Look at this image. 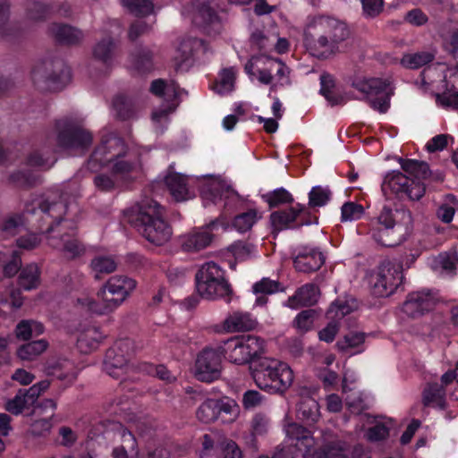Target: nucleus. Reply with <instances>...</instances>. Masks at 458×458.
Masks as SVG:
<instances>
[{
	"label": "nucleus",
	"instance_id": "1",
	"mask_svg": "<svg viewBox=\"0 0 458 458\" xmlns=\"http://www.w3.org/2000/svg\"><path fill=\"white\" fill-rule=\"evenodd\" d=\"M349 35V29L344 22L319 15L309 20L303 32V42L311 55L327 59L340 52V45Z\"/></svg>",
	"mask_w": 458,
	"mask_h": 458
},
{
	"label": "nucleus",
	"instance_id": "2",
	"mask_svg": "<svg viewBox=\"0 0 458 458\" xmlns=\"http://www.w3.org/2000/svg\"><path fill=\"white\" fill-rule=\"evenodd\" d=\"M138 151L129 148L123 139L111 135L102 140L87 163V167L93 173H98L103 167L112 165L113 175L125 176L140 165Z\"/></svg>",
	"mask_w": 458,
	"mask_h": 458
},
{
	"label": "nucleus",
	"instance_id": "3",
	"mask_svg": "<svg viewBox=\"0 0 458 458\" xmlns=\"http://www.w3.org/2000/svg\"><path fill=\"white\" fill-rule=\"evenodd\" d=\"M198 293L206 299L225 298L231 301L233 290L224 276L220 267L213 261L208 262L198 270L195 276Z\"/></svg>",
	"mask_w": 458,
	"mask_h": 458
},
{
	"label": "nucleus",
	"instance_id": "4",
	"mask_svg": "<svg viewBox=\"0 0 458 458\" xmlns=\"http://www.w3.org/2000/svg\"><path fill=\"white\" fill-rule=\"evenodd\" d=\"M71 79V70L62 59H47L32 71V80L42 90H60Z\"/></svg>",
	"mask_w": 458,
	"mask_h": 458
},
{
	"label": "nucleus",
	"instance_id": "5",
	"mask_svg": "<svg viewBox=\"0 0 458 458\" xmlns=\"http://www.w3.org/2000/svg\"><path fill=\"white\" fill-rule=\"evenodd\" d=\"M352 87L363 95L369 106L380 113H386L390 106V81L379 78H356Z\"/></svg>",
	"mask_w": 458,
	"mask_h": 458
},
{
	"label": "nucleus",
	"instance_id": "6",
	"mask_svg": "<svg viewBox=\"0 0 458 458\" xmlns=\"http://www.w3.org/2000/svg\"><path fill=\"white\" fill-rule=\"evenodd\" d=\"M56 144L61 149H86L92 143V135L76 121L64 118L56 121Z\"/></svg>",
	"mask_w": 458,
	"mask_h": 458
},
{
	"label": "nucleus",
	"instance_id": "7",
	"mask_svg": "<svg viewBox=\"0 0 458 458\" xmlns=\"http://www.w3.org/2000/svg\"><path fill=\"white\" fill-rule=\"evenodd\" d=\"M403 267L389 259L383 260L372 282V294L377 298L388 297L403 284Z\"/></svg>",
	"mask_w": 458,
	"mask_h": 458
},
{
	"label": "nucleus",
	"instance_id": "8",
	"mask_svg": "<svg viewBox=\"0 0 458 458\" xmlns=\"http://www.w3.org/2000/svg\"><path fill=\"white\" fill-rule=\"evenodd\" d=\"M136 287V281L126 276H114L98 291V296L105 302V308L113 310L128 297Z\"/></svg>",
	"mask_w": 458,
	"mask_h": 458
},
{
	"label": "nucleus",
	"instance_id": "9",
	"mask_svg": "<svg viewBox=\"0 0 458 458\" xmlns=\"http://www.w3.org/2000/svg\"><path fill=\"white\" fill-rule=\"evenodd\" d=\"M156 216L150 215L143 208L135 204L134 206L123 211L122 224L123 226L138 227H153L154 229H166L170 225L162 217L161 209L163 208L155 202Z\"/></svg>",
	"mask_w": 458,
	"mask_h": 458
},
{
	"label": "nucleus",
	"instance_id": "10",
	"mask_svg": "<svg viewBox=\"0 0 458 458\" xmlns=\"http://www.w3.org/2000/svg\"><path fill=\"white\" fill-rule=\"evenodd\" d=\"M270 222L274 229H282L296 222L298 226H309L318 224V217L311 215L308 208L297 203L293 207L272 212Z\"/></svg>",
	"mask_w": 458,
	"mask_h": 458
},
{
	"label": "nucleus",
	"instance_id": "11",
	"mask_svg": "<svg viewBox=\"0 0 458 458\" xmlns=\"http://www.w3.org/2000/svg\"><path fill=\"white\" fill-rule=\"evenodd\" d=\"M382 189L383 191L389 189L396 194L404 193L411 200H419L426 191L423 182H415V180L399 171H392L386 175Z\"/></svg>",
	"mask_w": 458,
	"mask_h": 458
},
{
	"label": "nucleus",
	"instance_id": "12",
	"mask_svg": "<svg viewBox=\"0 0 458 458\" xmlns=\"http://www.w3.org/2000/svg\"><path fill=\"white\" fill-rule=\"evenodd\" d=\"M196 377L202 382H212L221 377L222 357L216 348H204L197 357Z\"/></svg>",
	"mask_w": 458,
	"mask_h": 458
},
{
	"label": "nucleus",
	"instance_id": "13",
	"mask_svg": "<svg viewBox=\"0 0 458 458\" xmlns=\"http://www.w3.org/2000/svg\"><path fill=\"white\" fill-rule=\"evenodd\" d=\"M437 300L430 292H413L408 294L402 310L411 318H418L431 311Z\"/></svg>",
	"mask_w": 458,
	"mask_h": 458
},
{
	"label": "nucleus",
	"instance_id": "14",
	"mask_svg": "<svg viewBox=\"0 0 458 458\" xmlns=\"http://www.w3.org/2000/svg\"><path fill=\"white\" fill-rule=\"evenodd\" d=\"M293 382V372L285 363L281 367L276 366L272 373L267 376L265 384H256L260 389L273 394H284Z\"/></svg>",
	"mask_w": 458,
	"mask_h": 458
},
{
	"label": "nucleus",
	"instance_id": "15",
	"mask_svg": "<svg viewBox=\"0 0 458 458\" xmlns=\"http://www.w3.org/2000/svg\"><path fill=\"white\" fill-rule=\"evenodd\" d=\"M38 208L43 215L42 219L47 225V229H54L64 219L68 206L63 197H60L58 201L47 198L38 203Z\"/></svg>",
	"mask_w": 458,
	"mask_h": 458
},
{
	"label": "nucleus",
	"instance_id": "16",
	"mask_svg": "<svg viewBox=\"0 0 458 458\" xmlns=\"http://www.w3.org/2000/svg\"><path fill=\"white\" fill-rule=\"evenodd\" d=\"M47 32L56 42L66 46L79 45L84 38L82 30L64 23L50 24Z\"/></svg>",
	"mask_w": 458,
	"mask_h": 458
},
{
	"label": "nucleus",
	"instance_id": "17",
	"mask_svg": "<svg viewBox=\"0 0 458 458\" xmlns=\"http://www.w3.org/2000/svg\"><path fill=\"white\" fill-rule=\"evenodd\" d=\"M217 349L221 357H227L232 363L239 365L249 363V356L245 352L244 344L240 335L224 341L222 345L217 346Z\"/></svg>",
	"mask_w": 458,
	"mask_h": 458
},
{
	"label": "nucleus",
	"instance_id": "18",
	"mask_svg": "<svg viewBox=\"0 0 458 458\" xmlns=\"http://www.w3.org/2000/svg\"><path fill=\"white\" fill-rule=\"evenodd\" d=\"M377 219L386 229H393L395 225L406 228L412 225L411 213L406 209H396L393 212L391 208L384 207Z\"/></svg>",
	"mask_w": 458,
	"mask_h": 458
},
{
	"label": "nucleus",
	"instance_id": "19",
	"mask_svg": "<svg viewBox=\"0 0 458 458\" xmlns=\"http://www.w3.org/2000/svg\"><path fill=\"white\" fill-rule=\"evenodd\" d=\"M165 183L172 197L176 201H184L191 198L188 187V179L178 173H169L165 177Z\"/></svg>",
	"mask_w": 458,
	"mask_h": 458
},
{
	"label": "nucleus",
	"instance_id": "20",
	"mask_svg": "<svg viewBox=\"0 0 458 458\" xmlns=\"http://www.w3.org/2000/svg\"><path fill=\"white\" fill-rule=\"evenodd\" d=\"M318 293L319 289L316 284H307L288 298L287 305L293 309L312 306L318 301Z\"/></svg>",
	"mask_w": 458,
	"mask_h": 458
},
{
	"label": "nucleus",
	"instance_id": "21",
	"mask_svg": "<svg viewBox=\"0 0 458 458\" xmlns=\"http://www.w3.org/2000/svg\"><path fill=\"white\" fill-rule=\"evenodd\" d=\"M324 262L325 259L322 253L314 250L310 252H301L293 259L294 267L303 273L318 270Z\"/></svg>",
	"mask_w": 458,
	"mask_h": 458
},
{
	"label": "nucleus",
	"instance_id": "22",
	"mask_svg": "<svg viewBox=\"0 0 458 458\" xmlns=\"http://www.w3.org/2000/svg\"><path fill=\"white\" fill-rule=\"evenodd\" d=\"M284 364L277 360L262 357L259 360H253V363L250 365V370L256 384H265L267 376L268 377L269 373H272L274 368L281 367Z\"/></svg>",
	"mask_w": 458,
	"mask_h": 458
},
{
	"label": "nucleus",
	"instance_id": "23",
	"mask_svg": "<svg viewBox=\"0 0 458 458\" xmlns=\"http://www.w3.org/2000/svg\"><path fill=\"white\" fill-rule=\"evenodd\" d=\"M349 445L341 440L325 443L316 452L317 458H349Z\"/></svg>",
	"mask_w": 458,
	"mask_h": 458
},
{
	"label": "nucleus",
	"instance_id": "24",
	"mask_svg": "<svg viewBox=\"0 0 458 458\" xmlns=\"http://www.w3.org/2000/svg\"><path fill=\"white\" fill-rule=\"evenodd\" d=\"M40 269L35 263H30L21 269L18 285L25 291L37 289L40 284Z\"/></svg>",
	"mask_w": 458,
	"mask_h": 458
},
{
	"label": "nucleus",
	"instance_id": "25",
	"mask_svg": "<svg viewBox=\"0 0 458 458\" xmlns=\"http://www.w3.org/2000/svg\"><path fill=\"white\" fill-rule=\"evenodd\" d=\"M402 169L415 182H420L430 176L431 171L426 162L415 159L400 158Z\"/></svg>",
	"mask_w": 458,
	"mask_h": 458
},
{
	"label": "nucleus",
	"instance_id": "26",
	"mask_svg": "<svg viewBox=\"0 0 458 458\" xmlns=\"http://www.w3.org/2000/svg\"><path fill=\"white\" fill-rule=\"evenodd\" d=\"M257 324L250 314L235 312L225 320L224 327L229 332H240L253 330Z\"/></svg>",
	"mask_w": 458,
	"mask_h": 458
},
{
	"label": "nucleus",
	"instance_id": "27",
	"mask_svg": "<svg viewBox=\"0 0 458 458\" xmlns=\"http://www.w3.org/2000/svg\"><path fill=\"white\" fill-rule=\"evenodd\" d=\"M212 239L213 234L208 231H195L184 237L182 247L185 251L196 252L208 247Z\"/></svg>",
	"mask_w": 458,
	"mask_h": 458
},
{
	"label": "nucleus",
	"instance_id": "28",
	"mask_svg": "<svg viewBox=\"0 0 458 458\" xmlns=\"http://www.w3.org/2000/svg\"><path fill=\"white\" fill-rule=\"evenodd\" d=\"M445 395L444 386L437 382L428 383L422 392V403L426 407L436 403L437 406L444 410L445 408Z\"/></svg>",
	"mask_w": 458,
	"mask_h": 458
},
{
	"label": "nucleus",
	"instance_id": "29",
	"mask_svg": "<svg viewBox=\"0 0 458 458\" xmlns=\"http://www.w3.org/2000/svg\"><path fill=\"white\" fill-rule=\"evenodd\" d=\"M244 344L245 352L247 354L249 364L251 365L253 360H259L265 353V342L259 336L255 335H240Z\"/></svg>",
	"mask_w": 458,
	"mask_h": 458
},
{
	"label": "nucleus",
	"instance_id": "30",
	"mask_svg": "<svg viewBox=\"0 0 458 458\" xmlns=\"http://www.w3.org/2000/svg\"><path fill=\"white\" fill-rule=\"evenodd\" d=\"M128 361L129 360L123 354H120L119 352L111 347L106 352L104 369L110 376L117 377L119 375L115 370L122 369L127 365Z\"/></svg>",
	"mask_w": 458,
	"mask_h": 458
},
{
	"label": "nucleus",
	"instance_id": "31",
	"mask_svg": "<svg viewBox=\"0 0 458 458\" xmlns=\"http://www.w3.org/2000/svg\"><path fill=\"white\" fill-rule=\"evenodd\" d=\"M285 433L289 438L301 441L306 448H310L314 445L311 432L299 423H288L285 426Z\"/></svg>",
	"mask_w": 458,
	"mask_h": 458
},
{
	"label": "nucleus",
	"instance_id": "32",
	"mask_svg": "<svg viewBox=\"0 0 458 458\" xmlns=\"http://www.w3.org/2000/svg\"><path fill=\"white\" fill-rule=\"evenodd\" d=\"M193 22L202 28L219 23V18L216 12L209 4H201L193 16Z\"/></svg>",
	"mask_w": 458,
	"mask_h": 458
},
{
	"label": "nucleus",
	"instance_id": "33",
	"mask_svg": "<svg viewBox=\"0 0 458 458\" xmlns=\"http://www.w3.org/2000/svg\"><path fill=\"white\" fill-rule=\"evenodd\" d=\"M115 45L112 38H105L98 41L93 48L95 59L105 64H109L114 55Z\"/></svg>",
	"mask_w": 458,
	"mask_h": 458
},
{
	"label": "nucleus",
	"instance_id": "34",
	"mask_svg": "<svg viewBox=\"0 0 458 458\" xmlns=\"http://www.w3.org/2000/svg\"><path fill=\"white\" fill-rule=\"evenodd\" d=\"M45 340L32 341L21 345L17 350V356L22 360H32L47 348Z\"/></svg>",
	"mask_w": 458,
	"mask_h": 458
},
{
	"label": "nucleus",
	"instance_id": "35",
	"mask_svg": "<svg viewBox=\"0 0 458 458\" xmlns=\"http://www.w3.org/2000/svg\"><path fill=\"white\" fill-rule=\"evenodd\" d=\"M297 416L301 420L315 422L319 416L318 403L311 397L303 398L298 403Z\"/></svg>",
	"mask_w": 458,
	"mask_h": 458
},
{
	"label": "nucleus",
	"instance_id": "36",
	"mask_svg": "<svg viewBox=\"0 0 458 458\" xmlns=\"http://www.w3.org/2000/svg\"><path fill=\"white\" fill-rule=\"evenodd\" d=\"M113 108L121 120L131 119L136 114V108L131 99L124 96H117L113 100Z\"/></svg>",
	"mask_w": 458,
	"mask_h": 458
},
{
	"label": "nucleus",
	"instance_id": "37",
	"mask_svg": "<svg viewBox=\"0 0 458 458\" xmlns=\"http://www.w3.org/2000/svg\"><path fill=\"white\" fill-rule=\"evenodd\" d=\"M56 161L51 151H43L40 149L34 150L27 158L30 166L49 169Z\"/></svg>",
	"mask_w": 458,
	"mask_h": 458
},
{
	"label": "nucleus",
	"instance_id": "38",
	"mask_svg": "<svg viewBox=\"0 0 458 458\" xmlns=\"http://www.w3.org/2000/svg\"><path fill=\"white\" fill-rule=\"evenodd\" d=\"M435 54L430 51H421L414 54H408L402 58V64L409 69H418L431 63Z\"/></svg>",
	"mask_w": 458,
	"mask_h": 458
},
{
	"label": "nucleus",
	"instance_id": "39",
	"mask_svg": "<svg viewBox=\"0 0 458 458\" xmlns=\"http://www.w3.org/2000/svg\"><path fill=\"white\" fill-rule=\"evenodd\" d=\"M374 240L381 246L393 248L400 245L406 240V235L396 231H376Z\"/></svg>",
	"mask_w": 458,
	"mask_h": 458
},
{
	"label": "nucleus",
	"instance_id": "40",
	"mask_svg": "<svg viewBox=\"0 0 458 458\" xmlns=\"http://www.w3.org/2000/svg\"><path fill=\"white\" fill-rule=\"evenodd\" d=\"M91 269L96 273L95 278L100 279L99 274H111L117 268V263L112 256H97L90 262Z\"/></svg>",
	"mask_w": 458,
	"mask_h": 458
},
{
	"label": "nucleus",
	"instance_id": "41",
	"mask_svg": "<svg viewBox=\"0 0 458 458\" xmlns=\"http://www.w3.org/2000/svg\"><path fill=\"white\" fill-rule=\"evenodd\" d=\"M153 55L148 49H140L131 55L132 67L140 72H148L153 69Z\"/></svg>",
	"mask_w": 458,
	"mask_h": 458
},
{
	"label": "nucleus",
	"instance_id": "42",
	"mask_svg": "<svg viewBox=\"0 0 458 458\" xmlns=\"http://www.w3.org/2000/svg\"><path fill=\"white\" fill-rule=\"evenodd\" d=\"M202 44L203 41L197 38H185L182 39L177 47L176 58L182 62L189 60L193 56L195 51L202 47Z\"/></svg>",
	"mask_w": 458,
	"mask_h": 458
},
{
	"label": "nucleus",
	"instance_id": "43",
	"mask_svg": "<svg viewBox=\"0 0 458 458\" xmlns=\"http://www.w3.org/2000/svg\"><path fill=\"white\" fill-rule=\"evenodd\" d=\"M121 3L131 14L138 17L148 16L154 9L151 0H121Z\"/></svg>",
	"mask_w": 458,
	"mask_h": 458
},
{
	"label": "nucleus",
	"instance_id": "44",
	"mask_svg": "<svg viewBox=\"0 0 458 458\" xmlns=\"http://www.w3.org/2000/svg\"><path fill=\"white\" fill-rule=\"evenodd\" d=\"M262 199L268 204L270 208L293 202L292 194L284 188H278L267 192L262 195Z\"/></svg>",
	"mask_w": 458,
	"mask_h": 458
},
{
	"label": "nucleus",
	"instance_id": "45",
	"mask_svg": "<svg viewBox=\"0 0 458 458\" xmlns=\"http://www.w3.org/2000/svg\"><path fill=\"white\" fill-rule=\"evenodd\" d=\"M332 196L328 187L314 186L309 192L310 208H320L327 204Z\"/></svg>",
	"mask_w": 458,
	"mask_h": 458
},
{
	"label": "nucleus",
	"instance_id": "46",
	"mask_svg": "<svg viewBox=\"0 0 458 458\" xmlns=\"http://www.w3.org/2000/svg\"><path fill=\"white\" fill-rule=\"evenodd\" d=\"M365 213L362 205L354 202L347 201L341 207V222H352L360 219Z\"/></svg>",
	"mask_w": 458,
	"mask_h": 458
},
{
	"label": "nucleus",
	"instance_id": "47",
	"mask_svg": "<svg viewBox=\"0 0 458 458\" xmlns=\"http://www.w3.org/2000/svg\"><path fill=\"white\" fill-rule=\"evenodd\" d=\"M197 418L208 424L215 421L218 418L216 400L208 399L197 410Z\"/></svg>",
	"mask_w": 458,
	"mask_h": 458
},
{
	"label": "nucleus",
	"instance_id": "48",
	"mask_svg": "<svg viewBox=\"0 0 458 458\" xmlns=\"http://www.w3.org/2000/svg\"><path fill=\"white\" fill-rule=\"evenodd\" d=\"M234 81L235 72L233 69H224L219 75V80L214 86V89L221 95L229 93L233 89Z\"/></svg>",
	"mask_w": 458,
	"mask_h": 458
},
{
	"label": "nucleus",
	"instance_id": "49",
	"mask_svg": "<svg viewBox=\"0 0 458 458\" xmlns=\"http://www.w3.org/2000/svg\"><path fill=\"white\" fill-rule=\"evenodd\" d=\"M269 68L272 73H276L277 86L289 85L290 81V69L280 59L269 58Z\"/></svg>",
	"mask_w": 458,
	"mask_h": 458
},
{
	"label": "nucleus",
	"instance_id": "50",
	"mask_svg": "<svg viewBox=\"0 0 458 458\" xmlns=\"http://www.w3.org/2000/svg\"><path fill=\"white\" fill-rule=\"evenodd\" d=\"M70 365L67 360H50L46 363L45 371L48 376L55 377L59 380H64L68 377L66 369Z\"/></svg>",
	"mask_w": 458,
	"mask_h": 458
},
{
	"label": "nucleus",
	"instance_id": "51",
	"mask_svg": "<svg viewBox=\"0 0 458 458\" xmlns=\"http://www.w3.org/2000/svg\"><path fill=\"white\" fill-rule=\"evenodd\" d=\"M364 341V333L351 331L344 336L343 340L336 343V347L340 352H346L349 349L360 346Z\"/></svg>",
	"mask_w": 458,
	"mask_h": 458
},
{
	"label": "nucleus",
	"instance_id": "52",
	"mask_svg": "<svg viewBox=\"0 0 458 458\" xmlns=\"http://www.w3.org/2000/svg\"><path fill=\"white\" fill-rule=\"evenodd\" d=\"M261 217V213H259L256 209H250L234 217L233 226L236 229H251Z\"/></svg>",
	"mask_w": 458,
	"mask_h": 458
},
{
	"label": "nucleus",
	"instance_id": "53",
	"mask_svg": "<svg viewBox=\"0 0 458 458\" xmlns=\"http://www.w3.org/2000/svg\"><path fill=\"white\" fill-rule=\"evenodd\" d=\"M457 208L458 200L456 198L454 195H448L446 202L438 208L437 216L442 222L450 223Z\"/></svg>",
	"mask_w": 458,
	"mask_h": 458
},
{
	"label": "nucleus",
	"instance_id": "54",
	"mask_svg": "<svg viewBox=\"0 0 458 458\" xmlns=\"http://www.w3.org/2000/svg\"><path fill=\"white\" fill-rule=\"evenodd\" d=\"M258 458H303V454L297 445H277L271 456L260 455Z\"/></svg>",
	"mask_w": 458,
	"mask_h": 458
},
{
	"label": "nucleus",
	"instance_id": "55",
	"mask_svg": "<svg viewBox=\"0 0 458 458\" xmlns=\"http://www.w3.org/2000/svg\"><path fill=\"white\" fill-rule=\"evenodd\" d=\"M10 182L19 188H29L35 185L38 178L31 174L18 171L13 173L9 177Z\"/></svg>",
	"mask_w": 458,
	"mask_h": 458
},
{
	"label": "nucleus",
	"instance_id": "56",
	"mask_svg": "<svg viewBox=\"0 0 458 458\" xmlns=\"http://www.w3.org/2000/svg\"><path fill=\"white\" fill-rule=\"evenodd\" d=\"M48 14V6L40 2H31L27 6V16L31 21H43Z\"/></svg>",
	"mask_w": 458,
	"mask_h": 458
},
{
	"label": "nucleus",
	"instance_id": "57",
	"mask_svg": "<svg viewBox=\"0 0 458 458\" xmlns=\"http://www.w3.org/2000/svg\"><path fill=\"white\" fill-rule=\"evenodd\" d=\"M316 314L315 310L309 309L302 310L294 319L295 327L301 331H309L312 327Z\"/></svg>",
	"mask_w": 458,
	"mask_h": 458
},
{
	"label": "nucleus",
	"instance_id": "58",
	"mask_svg": "<svg viewBox=\"0 0 458 458\" xmlns=\"http://www.w3.org/2000/svg\"><path fill=\"white\" fill-rule=\"evenodd\" d=\"M52 424L49 417L34 420L28 430V433L34 437H46L50 433Z\"/></svg>",
	"mask_w": 458,
	"mask_h": 458
},
{
	"label": "nucleus",
	"instance_id": "59",
	"mask_svg": "<svg viewBox=\"0 0 458 458\" xmlns=\"http://www.w3.org/2000/svg\"><path fill=\"white\" fill-rule=\"evenodd\" d=\"M142 236L155 246L165 244L172 237L171 231H143Z\"/></svg>",
	"mask_w": 458,
	"mask_h": 458
},
{
	"label": "nucleus",
	"instance_id": "60",
	"mask_svg": "<svg viewBox=\"0 0 458 458\" xmlns=\"http://www.w3.org/2000/svg\"><path fill=\"white\" fill-rule=\"evenodd\" d=\"M63 250L71 255L70 259H75L86 253V247L78 239H71L64 241Z\"/></svg>",
	"mask_w": 458,
	"mask_h": 458
},
{
	"label": "nucleus",
	"instance_id": "61",
	"mask_svg": "<svg viewBox=\"0 0 458 458\" xmlns=\"http://www.w3.org/2000/svg\"><path fill=\"white\" fill-rule=\"evenodd\" d=\"M403 21L411 26L420 27L428 21V17L421 9L414 8L404 14Z\"/></svg>",
	"mask_w": 458,
	"mask_h": 458
},
{
	"label": "nucleus",
	"instance_id": "62",
	"mask_svg": "<svg viewBox=\"0 0 458 458\" xmlns=\"http://www.w3.org/2000/svg\"><path fill=\"white\" fill-rule=\"evenodd\" d=\"M280 283L269 278H263L253 285L255 293L271 294L280 290Z\"/></svg>",
	"mask_w": 458,
	"mask_h": 458
},
{
	"label": "nucleus",
	"instance_id": "63",
	"mask_svg": "<svg viewBox=\"0 0 458 458\" xmlns=\"http://www.w3.org/2000/svg\"><path fill=\"white\" fill-rule=\"evenodd\" d=\"M363 14L367 18L377 16L384 8V0H360Z\"/></svg>",
	"mask_w": 458,
	"mask_h": 458
},
{
	"label": "nucleus",
	"instance_id": "64",
	"mask_svg": "<svg viewBox=\"0 0 458 458\" xmlns=\"http://www.w3.org/2000/svg\"><path fill=\"white\" fill-rule=\"evenodd\" d=\"M41 238L38 233L30 232L16 240L19 248L25 250H32L39 245Z\"/></svg>",
	"mask_w": 458,
	"mask_h": 458
}]
</instances>
